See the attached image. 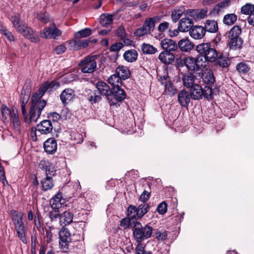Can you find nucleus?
Wrapping results in <instances>:
<instances>
[{"mask_svg": "<svg viewBox=\"0 0 254 254\" xmlns=\"http://www.w3.org/2000/svg\"><path fill=\"white\" fill-rule=\"evenodd\" d=\"M205 32L214 33L218 30V23L214 20H207L203 26Z\"/></svg>", "mask_w": 254, "mask_h": 254, "instance_id": "obj_22", "label": "nucleus"}, {"mask_svg": "<svg viewBox=\"0 0 254 254\" xmlns=\"http://www.w3.org/2000/svg\"><path fill=\"white\" fill-rule=\"evenodd\" d=\"M205 31L202 26L195 25L190 31V35L194 39H201L205 35Z\"/></svg>", "mask_w": 254, "mask_h": 254, "instance_id": "obj_11", "label": "nucleus"}, {"mask_svg": "<svg viewBox=\"0 0 254 254\" xmlns=\"http://www.w3.org/2000/svg\"><path fill=\"white\" fill-rule=\"evenodd\" d=\"M184 13L186 15V10H185L183 7L174 9L172 12L171 17L172 20L174 22H176Z\"/></svg>", "mask_w": 254, "mask_h": 254, "instance_id": "obj_40", "label": "nucleus"}, {"mask_svg": "<svg viewBox=\"0 0 254 254\" xmlns=\"http://www.w3.org/2000/svg\"><path fill=\"white\" fill-rule=\"evenodd\" d=\"M30 97V92L28 91L26 93L25 91L22 90L20 100L21 102L27 103Z\"/></svg>", "mask_w": 254, "mask_h": 254, "instance_id": "obj_61", "label": "nucleus"}, {"mask_svg": "<svg viewBox=\"0 0 254 254\" xmlns=\"http://www.w3.org/2000/svg\"><path fill=\"white\" fill-rule=\"evenodd\" d=\"M91 33L90 29L85 28L76 32L74 37L76 39H81L90 36Z\"/></svg>", "mask_w": 254, "mask_h": 254, "instance_id": "obj_45", "label": "nucleus"}, {"mask_svg": "<svg viewBox=\"0 0 254 254\" xmlns=\"http://www.w3.org/2000/svg\"><path fill=\"white\" fill-rule=\"evenodd\" d=\"M54 27H53L52 33V34L49 35L48 33V36L50 37V38H56L57 37L61 36L62 34V32L59 29H58L54 23H53Z\"/></svg>", "mask_w": 254, "mask_h": 254, "instance_id": "obj_58", "label": "nucleus"}, {"mask_svg": "<svg viewBox=\"0 0 254 254\" xmlns=\"http://www.w3.org/2000/svg\"><path fill=\"white\" fill-rule=\"evenodd\" d=\"M241 12L243 14L249 16L254 12V5L250 3H247L242 6Z\"/></svg>", "mask_w": 254, "mask_h": 254, "instance_id": "obj_43", "label": "nucleus"}, {"mask_svg": "<svg viewBox=\"0 0 254 254\" xmlns=\"http://www.w3.org/2000/svg\"><path fill=\"white\" fill-rule=\"evenodd\" d=\"M149 206L147 203L140 204L137 208V217L139 218H142L149 210Z\"/></svg>", "mask_w": 254, "mask_h": 254, "instance_id": "obj_34", "label": "nucleus"}, {"mask_svg": "<svg viewBox=\"0 0 254 254\" xmlns=\"http://www.w3.org/2000/svg\"><path fill=\"white\" fill-rule=\"evenodd\" d=\"M44 240L47 243H49L53 240V234L52 232L46 229L44 233Z\"/></svg>", "mask_w": 254, "mask_h": 254, "instance_id": "obj_59", "label": "nucleus"}, {"mask_svg": "<svg viewBox=\"0 0 254 254\" xmlns=\"http://www.w3.org/2000/svg\"><path fill=\"white\" fill-rule=\"evenodd\" d=\"M60 215L59 213L58 210H55L54 211H51L49 212V217L51 221H53L59 218L60 219Z\"/></svg>", "mask_w": 254, "mask_h": 254, "instance_id": "obj_64", "label": "nucleus"}, {"mask_svg": "<svg viewBox=\"0 0 254 254\" xmlns=\"http://www.w3.org/2000/svg\"><path fill=\"white\" fill-rule=\"evenodd\" d=\"M124 59L130 63L135 61L138 57V53L135 50L131 49L126 51L124 54Z\"/></svg>", "mask_w": 254, "mask_h": 254, "instance_id": "obj_28", "label": "nucleus"}, {"mask_svg": "<svg viewBox=\"0 0 254 254\" xmlns=\"http://www.w3.org/2000/svg\"><path fill=\"white\" fill-rule=\"evenodd\" d=\"M195 50L211 62L216 61L218 53L216 50L212 47L209 43H203L196 46Z\"/></svg>", "mask_w": 254, "mask_h": 254, "instance_id": "obj_5", "label": "nucleus"}, {"mask_svg": "<svg viewBox=\"0 0 254 254\" xmlns=\"http://www.w3.org/2000/svg\"><path fill=\"white\" fill-rule=\"evenodd\" d=\"M37 130L40 134H47L50 133L53 128L51 121L46 120L42 121L37 125Z\"/></svg>", "mask_w": 254, "mask_h": 254, "instance_id": "obj_10", "label": "nucleus"}, {"mask_svg": "<svg viewBox=\"0 0 254 254\" xmlns=\"http://www.w3.org/2000/svg\"><path fill=\"white\" fill-rule=\"evenodd\" d=\"M113 15L109 14H102L100 16V23L103 26L108 27L112 24Z\"/></svg>", "mask_w": 254, "mask_h": 254, "instance_id": "obj_35", "label": "nucleus"}, {"mask_svg": "<svg viewBox=\"0 0 254 254\" xmlns=\"http://www.w3.org/2000/svg\"><path fill=\"white\" fill-rule=\"evenodd\" d=\"M53 27H46L40 32V36L43 38L48 39L50 38V37L48 36V33L49 35L52 34V33Z\"/></svg>", "mask_w": 254, "mask_h": 254, "instance_id": "obj_54", "label": "nucleus"}, {"mask_svg": "<svg viewBox=\"0 0 254 254\" xmlns=\"http://www.w3.org/2000/svg\"><path fill=\"white\" fill-rule=\"evenodd\" d=\"M13 27L23 36L29 39L32 42L39 41L38 36L30 27L27 26L17 15L11 16L10 18Z\"/></svg>", "mask_w": 254, "mask_h": 254, "instance_id": "obj_3", "label": "nucleus"}, {"mask_svg": "<svg viewBox=\"0 0 254 254\" xmlns=\"http://www.w3.org/2000/svg\"><path fill=\"white\" fill-rule=\"evenodd\" d=\"M178 47L182 51L189 52L194 48L193 43L188 38H185L180 40L178 44Z\"/></svg>", "mask_w": 254, "mask_h": 254, "instance_id": "obj_15", "label": "nucleus"}, {"mask_svg": "<svg viewBox=\"0 0 254 254\" xmlns=\"http://www.w3.org/2000/svg\"><path fill=\"white\" fill-rule=\"evenodd\" d=\"M96 87L101 95L112 97V90L106 83L103 81H98L96 84ZM108 99H110V97H108Z\"/></svg>", "mask_w": 254, "mask_h": 254, "instance_id": "obj_13", "label": "nucleus"}, {"mask_svg": "<svg viewBox=\"0 0 254 254\" xmlns=\"http://www.w3.org/2000/svg\"><path fill=\"white\" fill-rule=\"evenodd\" d=\"M116 73L122 80L127 79L130 75L128 67L124 65H119L116 69Z\"/></svg>", "mask_w": 254, "mask_h": 254, "instance_id": "obj_25", "label": "nucleus"}, {"mask_svg": "<svg viewBox=\"0 0 254 254\" xmlns=\"http://www.w3.org/2000/svg\"><path fill=\"white\" fill-rule=\"evenodd\" d=\"M158 59L161 63L167 64L174 62L175 56L171 52L163 51L159 54Z\"/></svg>", "mask_w": 254, "mask_h": 254, "instance_id": "obj_23", "label": "nucleus"}, {"mask_svg": "<svg viewBox=\"0 0 254 254\" xmlns=\"http://www.w3.org/2000/svg\"><path fill=\"white\" fill-rule=\"evenodd\" d=\"M190 88V94L192 99L198 100L203 97L202 88L198 84L193 85V86Z\"/></svg>", "mask_w": 254, "mask_h": 254, "instance_id": "obj_21", "label": "nucleus"}, {"mask_svg": "<svg viewBox=\"0 0 254 254\" xmlns=\"http://www.w3.org/2000/svg\"><path fill=\"white\" fill-rule=\"evenodd\" d=\"M116 35L121 39H124L126 36V33L124 27L122 26L119 27L116 30Z\"/></svg>", "mask_w": 254, "mask_h": 254, "instance_id": "obj_57", "label": "nucleus"}, {"mask_svg": "<svg viewBox=\"0 0 254 254\" xmlns=\"http://www.w3.org/2000/svg\"><path fill=\"white\" fill-rule=\"evenodd\" d=\"M134 34L137 37H141L150 33L143 25L141 28L136 29L134 31Z\"/></svg>", "mask_w": 254, "mask_h": 254, "instance_id": "obj_52", "label": "nucleus"}, {"mask_svg": "<svg viewBox=\"0 0 254 254\" xmlns=\"http://www.w3.org/2000/svg\"><path fill=\"white\" fill-rule=\"evenodd\" d=\"M60 86L59 82L53 81L46 82L35 93L31 98V107L29 111V118L27 122L29 124L32 122L36 123L40 117L42 111L46 105V102L41 98L46 91L50 92L53 89H56Z\"/></svg>", "mask_w": 254, "mask_h": 254, "instance_id": "obj_1", "label": "nucleus"}, {"mask_svg": "<svg viewBox=\"0 0 254 254\" xmlns=\"http://www.w3.org/2000/svg\"><path fill=\"white\" fill-rule=\"evenodd\" d=\"M207 12L206 8L187 9L186 10V15L190 16L192 20H199L206 17Z\"/></svg>", "mask_w": 254, "mask_h": 254, "instance_id": "obj_8", "label": "nucleus"}, {"mask_svg": "<svg viewBox=\"0 0 254 254\" xmlns=\"http://www.w3.org/2000/svg\"><path fill=\"white\" fill-rule=\"evenodd\" d=\"M112 96H114L117 101H122L126 98V95L124 90L121 88V86L113 89Z\"/></svg>", "mask_w": 254, "mask_h": 254, "instance_id": "obj_29", "label": "nucleus"}, {"mask_svg": "<svg viewBox=\"0 0 254 254\" xmlns=\"http://www.w3.org/2000/svg\"><path fill=\"white\" fill-rule=\"evenodd\" d=\"M182 80L184 86L187 88H190L195 84L194 76L190 73L184 75Z\"/></svg>", "mask_w": 254, "mask_h": 254, "instance_id": "obj_33", "label": "nucleus"}, {"mask_svg": "<svg viewBox=\"0 0 254 254\" xmlns=\"http://www.w3.org/2000/svg\"><path fill=\"white\" fill-rule=\"evenodd\" d=\"M242 29L239 26H234L229 31V39L241 38L240 37Z\"/></svg>", "mask_w": 254, "mask_h": 254, "instance_id": "obj_36", "label": "nucleus"}, {"mask_svg": "<svg viewBox=\"0 0 254 254\" xmlns=\"http://www.w3.org/2000/svg\"><path fill=\"white\" fill-rule=\"evenodd\" d=\"M16 111L11 110L9 109L6 106L2 105L1 109V112L2 114V119L3 121H5L8 118H10L12 116L13 113L15 112Z\"/></svg>", "mask_w": 254, "mask_h": 254, "instance_id": "obj_38", "label": "nucleus"}, {"mask_svg": "<svg viewBox=\"0 0 254 254\" xmlns=\"http://www.w3.org/2000/svg\"><path fill=\"white\" fill-rule=\"evenodd\" d=\"M65 202L63 198V194L60 191H58L51 199L50 205L54 210H59Z\"/></svg>", "mask_w": 254, "mask_h": 254, "instance_id": "obj_9", "label": "nucleus"}, {"mask_svg": "<svg viewBox=\"0 0 254 254\" xmlns=\"http://www.w3.org/2000/svg\"><path fill=\"white\" fill-rule=\"evenodd\" d=\"M192 25L193 21L192 19L183 18L179 21L178 29L180 31L183 32L190 31L193 26Z\"/></svg>", "mask_w": 254, "mask_h": 254, "instance_id": "obj_14", "label": "nucleus"}, {"mask_svg": "<svg viewBox=\"0 0 254 254\" xmlns=\"http://www.w3.org/2000/svg\"><path fill=\"white\" fill-rule=\"evenodd\" d=\"M14 128L19 132L20 130V122L19 119L18 112L16 111L15 112L13 113L11 117L10 118Z\"/></svg>", "mask_w": 254, "mask_h": 254, "instance_id": "obj_39", "label": "nucleus"}, {"mask_svg": "<svg viewBox=\"0 0 254 254\" xmlns=\"http://www.w3.org/2000/svg\"><path fill=\"white\" fill-rule=\"evenodd\" d=\"M136 221L133 220V219H131L127 217L121 220L120 225L125 228H127L130 226H132V225H133V227H134V223Z\"/></svg>", "mask_w": 254, "mask_h": 254, "instance_id": "obj_47", "label": "nucleus"}, {"mask_svg": "<svg viewBox=\"0 0 254 254\" xmlns=\"http://www.w3.org/2000/svg\"><path fill=\"white\" fill-rule=\"evenodd\" d=\"M150 193L148 191L144 190L141 194L139 197V200L142 202V203H146V202L149 198Z\"/></svg>", "mask_w": 254, "mask_h": 254, "instance_id": "obj_63", "label": "nucleus"}, {"mask_svg": "<svg viewBox=\"0 0 254 254\" xmlns=\"http://www.w3.org/2000/svg\"><path fill=\"white\" fill-rule=\"evenodd\" d=\"M161 46L165 51L171 52L175 51L178 48L177 44L170 39H165L161 41Z\"/></svg>", "mask_w": 254, "mask_h": 254, "instance_id": "obj_12", "label": "nucleus"}, {"mask_svg": "<svg viewBox=\"0 0 254 254\" xmlns=\"http://www.w3.org/2000/svg\"><path fill=\"white\" fill-rule=\"evenodd\" d=\"M66 50V48L64 44H62L56 47L54 49V51L56 54L60 55L64 53Z\"/></svg>", "mask_w": 254, "mask_h": 254, "instance_id": "obj_62", "label": "nucleus"}, {"mask_svg": "<svg viewBox=\"0 0 254 254\" xmlns=\"http://www.w3.org/2000/svg\"><path fill=\"white\" fill-rule=\"evenodd\" d=\"M73 213L69 210L64 211L60 215V224L65 226L70 224L73 220Z\"/></svg>", "mask_w": 254, "mask_h": 254, "instance_id": "obj_19", "label": "nucleus"}, {"mask_svg": "<svg viewBox=\"0 0 254 254\" xmlns=\"http://www.w3.org/2000/svg\"><path fill=\"white\" fill-rule=\"evenodd\" d=\"M44 148L46 152L49 154H54L57 149L56 140L53 138L47 139L44 143Z\"/></svg>", "mask_w": 254, "mask_h": 254, "instance_id": "obj_17", "label": "nucleus"}, {"mask_svg": "<svg viewBox=\"0 0 254 254\" xmlns=\"http://www.w3.org/2000/svg\"><path fill=\"white\" fill-rule=\"evenodd\" d=\"M153 232L152 227L145 225L142 227L139 222L136 221L134 225L133 231V236L139 243L151 237Z\"/></svg>", "mask_w": 254, "mask_h": 254, "instance_id": "obj_4", "label": "nucleus"}, {"mask_svg": "<svg viewBox=\"0 0 254 254\" xmlns=\"http://www.w3.org/2000/svg\"><path fill=\"white\" fill-rule=\"evenodd\" d=\"M202 91L203 96L205 98L207 99H211L212 98V90L211 88L209 86H205L204 88L202 89Z\"/></svg>", "mask_w": 254, "mask_h": 254, "instance_id": "obj_51", "label": "nucleus"}, {"mask_svg": "<svg viewBox=\"0 0 254 254\" xmlns=\"http://www.w3.org/2000/svg\"><path fill=\"white\" fill-rule=\"evenodd\" d=\"M216 61L218 64L223 68L228 67L231 63L229 58L223 56H220L218 57Z\"/></svg>", "mask_w": 254, "mask_h": 254, "instance_id": "obj_41", "label": "nucleus"}, {"mask_svg": "<svg viewBox=\"0 0 254 254\" xmlns=\"http://www.w3.org/2000/svg\"><path fill=\"white\" fill-rule=\"evenodd\" d=\"M195 59L199 71L202 68L206 67L208 64L211 63L209 60H207L205 57L199 54L197 56Z\"/></svg>", "mask_w": 254, "mask_h": 254, "instance_id": "obj_32", "label": "nucleus"}, {"mask_svg": "<svg viewBox=\"0 0 254 254\" xmlns=\"http://www.w3.org/2000/svg\"><path fill=\"white\" fill-rule=\"evenodd\" d=\"M190 94L187 91L182 90L178 94V100L181 106L187 107L190 102Z\"/></svg>", "mask_w": 254, "mask_h": 254, "instance_id": "obj_18", "label": "nucleus"}, {"mask_svg": "<svg viewBox=\"0 0 254 254\" xmlns=\"http://www.w3.org/2000/svg\"><path fill=\"white\" fill-rule=\"evenodd\" d=\"M141 50L143 54L147 55L154 54L157 52V49L155 47L146 43L141 45Z\"/></svg>", "mask_w": 254, "mask_h": 254, "instance_id": "obj_37", "label": "nucleus"}, {"mask_svg": "<svg viewBox=\"0 0 254 254\" xmlns=\"http://www.w3.org/2000/svg\"><path fill=\"white\" fill-rule=\"evenodd\" d=\"M41 185L42 189L45 191L52 189L54 186L52 178L48 176H47L42 180Z\"/></svg>", "mask_w": 254, "mask_h": 254, "instance_id": "obj_31", "label": "nucleus"}, {"mask_svg": "<svg viewBox=\"0 0 254 254\" xmlns=\"http://www.w3.org/2000/svg\"><path fill=\"white\" fill-rule=\"evenodd\" d=\"M237 19V16L235 14H227L223 18V22L226 25H232L235 22Z\"/></svg>", "mask_w": 254, "mask_h": 254, "instance_id": "obj_42", "label": "nucleus"}, {"mask_svg": "<svg viewBox=\"0 0 254 254\" xmlns=\"http://www.w3.org/2000/svg\"><path fill=\"white\" fill-rule=\"evenodd\" d=\"M160 81H161V83L164 84L165 92L166 93L171 95H174L176 93V89L172 85L168 77L164 78L165 82L163 81V79L161 78H160Z\"/></svg>", "mask_w": 254, "mask_h": 254, "instance_id": "obj_27", "label": "nucleus"}, {"mask_svg": "<svg viewBox=\"0 0 254 254\" xmlns=\"http://www.w3.org/2000/svg\"><path fill=\"white\" fill-rule=\"evenodd\" d=\"M160 19L161 17L158 16L148 17L145 20L143 25L150 34L154 30L155 23L159 22Z\"/></svg>", "mask_w": 254, "mask_h": 254, "instance_id": "obj_16", "label": "nucleus"}, {"mask_svg": "<svg viewBox=\"0 0 254 254\" xmlns=\"http://www.w3.org/2000/svg\"><path fill=\"white\" fill-rule=\"evenodd\" d=\"M37 18L43 23H47L49 21V16L46 12L40 13L38 14Z\"/></svg>", "mask_w": 254, "mask_h": 254, "instance_id": "obj_56", "label": "nucleus"}, {"mask_svg": "<svg viewBox=\"0 0 254 254\" xmlns=\"http://www.w3.org/2000/svg\"><path fill=\"white\" fill-rule=\"evenodd\" d=\"M204 82L207 84H212L215 81L214 77L212 73L208 72L203 77Z\"/></svg>", "mask_w": 254, "mask_h": 254, "instance_id": "obj_53", "label": "nucleus"}, {"mask_svg": "<svg viewBox=\"0 0 254 254\" xmlns=\"http://www.w3.org/2000/svg\"><path fill=\"white\" fill-rule=\"evenodd\" d=\"M59 245L61 249L66 251L71 242V234L68 229L63 227L59 232Z\"/></svg>", "mask_w": 254, "mask_h": 254, "instance_id": "obj_6", "label": "nucleus"}, {"mask_svg": "<svg viewBox=\"0 0 254 254\" xmlns=\"http://www.w3.org/2000/svg\"><path fill=\"white\" fill-rule=\"evenodd\" d=\"M90 40L87 39L81 40L76 39L74 41V45L78 49H80L88 46Z\"/></svg>", "mask_w": 254, "mask_h": 254, "instance_id": "obj_48", "label": "nucleus"}, {"mask_svg": "<svg viewBox=\"0 0 254 254\" xmlns=\"http://www.w3.org/2000/svg\"><path fill=\"white\" fill-rule=\"evenodd\" d=\"M157 210L160 214H165L167 210V204L165 201L162 202L158 205Z\"/></svg>", "mask_w": 254, "mask_h": 254, "instance_id": "obj_55", "label": "nucleus"}, {"mask_svg": "<svg viewBox=\"0 0 254 254\" xmlns=\"http://www.w3.org/2000/svg\"><path fill=\"white\" fill-rule=\"evenodd\" d=\"M127 216L135 220L137 216V207L134 205H130L128 206L127 210Z\"/></svg>", "mask_w": 254, "mask_h": 254, "instance_id": "obj_49", "label": "nucleus"}, {"mask_svg": "<svg viewBox=\"0 0 254 254\" xmlns=\"http://www.w3.org/2000/svg\"><path fill=\"white\" fill-rule=\"evenodd\" d=\"M108 81L113 86V89L122 86V79L116 73L111 75L108 78Z\"/></svg>", "mask_w": 254, "mask_h": 254, "instance_id": "obj_30", "label": "nucleus"}, {"mask_svg": "<svg viewBox=\"0 0 254 254\" xmlns=\"http://www.w3.org/2000/svg\"><path fill=\"white\" fill-rule=\"evenodd\" d=\"M184 64L189 70L192 71H198L195 58L188 57L184 59Z\"/></svg>", "mask_w": 254, "mask_h": 254, "instance_id": "obj_20", "label": "nucleus"}, {"mask_svg": "<svg viewBox=\"0 0 254 254\" xmlns=\"http://www.w3.org/2000/svg\"><path fill=\"white\" fill-rule=\"evenodd\" d=\"M83 73H92L97 66V63L94 56L85 58L80 64Z\"/></svg>", "mask_w": 254, "mask_h": 254, "instance_id": "obj_7", "label": "nucleus"}, {"mask_svg": "<svg viewBox=\"0 0 254 254\" xmlns=\"http://www.w3.org/2000/svg\"><path fill=\"white\" fill-rule=\"evenodd\" d=\"M74 97L73 91L70 89H66L61 93L60 97L62 103L65 105L72 100Z\"/></svg>", "mask_w": 254, "mask_h": 254, "instance_id": "obj_24", "label": "nucleus"}, {"mask_svg": "<svg viewBox=\"0 0 254 254\" xmlns=\"http://www.w3.org/2000/svg\"><path fill=\"white\" fill-rule=\"evenodd\" d=\"M155 238L158 241H163L167 239L168 236V232L165 230H160L156 229L155 230Z\"/></svg>", "mask_w": 254, "mask_h": 254, "instance_id": "obj_44", "label": "nucleus"}, {"mask_svg": "<svg viewBox=\"0 0 254 254\" xmlns=\"http://www.w3.org/2000/svg\"><path fill=\"white\" fill-rule=\"evenodd\" d=\"M101 99V96L94 92H92L91 95L88 97V100L92 103L100 101Z\"/></svg>", "mask_w": 254, "mask_h": 254, "instance_id": "obj_60", "label": "nucleus"}, {"mask_svg": "<svg viewBox=\"0 0 254 254\" xmlns=\"http://www.w3.org/2000/svg\"><path fill=\"white\" fill-rule=\"evenodd\" d=\"M243 41L242 38L229 39L228 47L230 50H238L242 48Z\"/></svg>", "mask_w": 254, "mask_h": 254, "instance_id": "obj_26", "label": "nucleus"}, {"mask_svg": "<svg viewBox=\"0 0 254 254\" xmlns=\"http://www.w3.org/2000/svg\"><path fill=\"white\" fill-rule=\"evenodd\" d=\"M145 246L141 243H138L135 248V254H152L150 251L145 250Z\"/></svg>", "mask_w": 254, "mask_h": 254, "instance_id": "obj_50", "label": "nucleus"}, {"mask_svg": "<svg viewBox=\"0 0 254 254\" xmlns=\"http://www.w3.org/2000/svg\"><path fill=\"white\" fill-rule=\"evenodd\" d=\"M10 214L17 236L23 244H26L27 241L26 237V229L23 221L24 213L21 211L12 210L10 211Z\"/></svg>", "mask_w": 254, "mask_h": 254, "instance_id": "obj_2", "label": "nucleus"}, {"mask_svg": "<svg viewBox=\"0 0 254 254\" xmlns=\"http://www.w3.org/2000/svg\"><path fill=\"white\" fill-rule=\"evenodd\" d=\"M236 69L240 74H246L249 72L250 68L247 64L241 62L237 65Z\"/></svg>", "mask_w": 254, "mask_h": 254, "instance_id": "obj_46", "label": "nucleus"}]
</instances>
